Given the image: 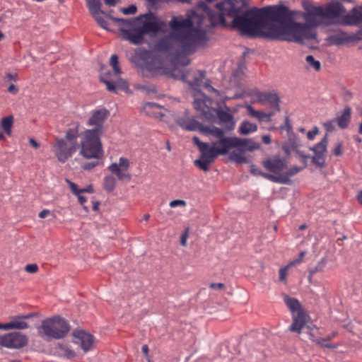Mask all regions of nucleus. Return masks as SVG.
I'll use <instances>...</instances> for the list:
<instances>
[{"label":"nucleus","mask_w":362,"mask_h":362,"mask_svg":"<svg viewBox=\"0 0 362 362\" xmlns=\"http://www.w3.org/2000/svg\"><path fill=\"white\" fill-rule=\"evenodd\" d=\"M72 335L77 339L81 349L84 352H88L93 349L95 338L93 334L86 332L83 329H75Z\"/></svg>","instance_id":"obj_21"},{"label":"nucleus","mask_w":362,"mask_h":362,"mask_svg":"<svg viewBox=\"0 0 362 362\" xmlns=\"http://www.w3.org/2000/svg\"><path fill=\"white\" fill-rule=\"evenodd\" d=\"M70 329L71 327L66 320L60 315H54L43 320L41 325L37 327V332L47 340L61 339L68 334Z\"/></svg>","instance_id":"obj_8"},{"label":"nucleus","mask_w":362,"mask_h":362,"mask_svg":"<svg viewBox=\"0 0 362 362\" xmlns=\"http://www.w3.org/2000/svg\"><path fill=\"white\" fill-rule=\"evenodd\" d=\"M109 115V110L105 107L95 110L92 112V115L88 119L86 124L94 127L92 129L98 130V134L102 135L104 123Z\"/></svg>","instance_id":"obj_16"},{"label":"nucleus","mask_w":362,"mask_h":362,"mask_svg":"<svg viewBox=\"0 0 362 362\" xmlns=\"http://www.w3.org/2000/svg\"><path fill=\"white\" fill-rule=\"evenodd\" d=\"M77 196H78V199L80 204L81 205H83V208L87 211L88 207L84 206V204L87 202V198L84 196L81 195V194H79V195H77Z\"/></svg>","instance_id":"obj_58"},{"label":"nucleus","mask_w":362,"mask_h":362,"mask_svg":"<svg viewBox=\"0 0 362 362\" xmlns=\"http://www.w3.org/2000/svg\"><path fill=\"white\" fill-rule=\"evenodd\" d=\"M5 79L16 81L18 80V74L16 73H7L6 74Z\"/></svg>","instance_id":"obj_54"},{"label":"nucleus","mask_w":362,"mask_h":362,"mask_svg":"<svg viewBox=\"0 0 362 362\" xmlns=\"http://www.w3.org/2000/svg\"><path fill=\"white\" fill-rule=\"evenodd\" d=\"M30 144L35 148H38L40 147V144L35 141L33 138H30L29 139Z\"/></svg>","instance_id":"obj_63"},{"label":"nucleus","mask_w":362,"mask_h":362,"mask_svg":"<svg viewBox=\"0 0 362 362\" xmlns=\"http://www.w3.org/2000/svg\"><path fill=\"white\" fill-rule=\"evenodd\" d=\"M100 81L105 83L107 90L112 93H117L118 90L124 92L129 90L128 82L122 78L120 76H113L110 70L100 75Z\"/></svg>","instance_id":"obj_12"},{"label":"nucleus","mask_w":362,"mask_h":362,"mask_svg":"<svg viewBox=\"0 0 362 362\" xmlns=\"http://www.w3.org/2000/svg\"><path fill=\"white\" fill-rule=\"evenodd\" d=\"M81 193L83 192H88V193H93L94 192L93 187L92 185H89L86 188L81 189Z\"/></svg>","instance_id":"obj_64"},{"label":"nucleus","mask_w":362,"mask_h":362,"mask_svg":"<svg viewBox=\"0 0 362 362\" xmlns=\"http://www.w3.org/2000/svg\"><path fill=\"white\" fill-rule=\"evenodd\" d=\"M96 129H86L78 143L79 155L86 160H94L81 165L84 170H91L99 165V160L104 156L101 136Z\"/></svg>","instance_id":"obj_5"},{"label":"nucleus","mask_w":362,"mask_h":362,"mask_svg":"<svg viewBox=\"0 0 362 362\" xmlns=\"http://www.w3.org/2000/svg\"><path fill=\"white\" fill-rule=\"evenodd\" d=\"M236 140H240L238 145H235V148L240 152L245 153L247 151H251L255 149H257L259 147V144H257L249 139L236 137Z\"/></svg>","instance_id":"obj_28"},{"label":"nucleus","mask_w":362,"mask_h":362,"mask_svg":"<svg viewBox=\"0 0 362 362\" xmlns=\"http://www.w3.org/2000/svg\"><path fill=\"white\" fill-rule=\"evenodd\" d=\"M284 300L291 313L292 323L288 327L289 331L300 334L302 330L306 328L309 339L313 341H317L315 333L316 329L310 328L308 325L310 322L309 313L299 300L288 296H285Z\"/></svg>","instance_id":"obj_7"},{"label":"nucleus","mask_w":362,"mask_h":362,"mask_svg":"<svg viewBox=\"0 0 362 362\" xmlns=\"http://www.w3.org/2000/svg\"><path fill=\"white\" fill-rule=\"evenodd\" d=\"M239 141L236 140V136H224L217 141L214 142L212 146H209V149L216 157L218 156L226 155L230 148H235V145H238Z\"/></svg>","instance_id":"obj_14"},{"label":"nucleus","mask_w":362,"mask_h":362,"mask_svg":"<svg viewBox=\"0 0 362 362\" xmlns=\"http://www.w3.org/2000/svg\"><path fill=\"white\" fill-rule=\"evenodd\" d=\"M327 258H322L320 262H318V271L322 270L327 263Z\"/></svg>","instance_id":"obj_59"},{"label":"nucleus","mask_w":362,"mask_h":362,"mask_svg":"<svg viewBox=\"0 0 362 362\" xmlns=\"http://www.w3.org/2000/svg\"><path fill=\"white\" fill-rule=\"evenodd\" d=\"M342 145L341 143H338L334 149L332 150V153L335 156H340L342 154V150H341Z\"/></svg>","instance_id":"obj_48"},{"label":"nucleus","mask_w":362,"mask_h":362,"mask_svg":"<svg viewBox=\"0 0 362 362\" xmlns=\"http://www.w3.org/2000/svg\"><path fill=\"white\" fill-rule=\"evenodd\" d=\"M317 135V127H313V129L311 131H309L307 134V136L308 139L313 140L315 138V136Z\"/></svg>","instance_id":"obj_52"},{"label":"nucleus","mask_w":362,"mask_h":362,"mask_svg":"<svg viewBox=\"0 0 362 362\" xmlns=\"http://www.w3.org/2000/svg\"><path fill=\"white\" fill-rule=\"evenodd\" d=\"M274 112H269L268 113L263 112L262 111L258 110V114L255 115L259 121H269L270 117L274 115Z\"/></svg>","instance_id":"obj_42"},{"label":"nucleus","mask_w":362,"mask_h":362,"mask_svg":"<svg viewBox=\"0 0 362 362\" xmlns=\"http://www.w3.org/2000/svg\"><path fill=\"white\" fill-rule=\"evenodd\" d=\"M130 166V162L128 158L121 157L119 163H112L107 169L112 173L115 174L119 181H130L132 175L128 173Z\"/></svg>","instance_id":"obj_15"},{"label":"nucleus","mask_w":362,"mask_h":362,"mask_svg":"<svg viewBox=\"0 0 362 362\" xmlns=\"http://www.w3.org/2000/svg\"><path fill=\"white\" fill-rule=\"evenodd\" d=\"M209 4L200 1L199 6L208 16L211 25L231 30H238V26L243 24L245 13L242 10L245 5L243 0H205Z\"/></svg>","instance_id":"obj_3"},{"label":"nucleus","mask_w":362,"mask_h":362,"mask_svg":"<svg viewBox=\"0 0 362 362\" xmlns=\"http://www.w3.org/2000/svg\"><path fill=\"white\" fill-rule=\"evenodd\" d=\"M192 141L201 152V160H197L195 164L200 169L206 172L209 170V164L214 161L216 156L210 151L208 143L201 141L196 136H193Z\"/></svg>","instance_id":"obj_13"},{"label":"nucleus","mask_w":362,"mask_h":362,"mask_svg":"<svg viewBox=\"0 0 362 362\" xmlns=\"http://www.w3.org/2000/svg\"><path fill=\"white\" fill-rule=\"evenodd\" d=\"M177 124L186 131H197L201 132V129L204 128V125L193 118L181 117L177 121Z\"/></svg>","instance_id":"obj_24"},{"label":"nucleus","mask_w":362,"mask_h":362,"mask_svg":"<svg viewBox=\"0 0 362 362\" xmlns=\"http://www.w3.org/2000/svg\"><path fill=\"white\" fill-rule=\"evenodd\" d=\"M318 17L327 19L331 24L356 25L362 23V6H356L346 13L341 3L331 1L325 7L318 6Z\"/></svg>","instance_id":"obj_4"},{"label":"nucleus","mask_w":362,"mask_h":362,"mask_svg":"<svg viewBox=\"0 0 362 362\" xmlns=\"http://www.w3.org/2000/svg\"><path fill=\"white\" fill-rule=\"evenodd\" d=\"M141 351L144 354L146 360L151 359L149 357V349L147 344H144L141 347Z\"/></svg>","instance_id":"obj_56"},{"label":"nucleus","mask_w":362,"mask_h":362,"mask_svg":"<svg viewBox=\"0 0 362 362\" xmlns=\"http://www.w3.org/2000/svg\"><path fill=\"white\" fill-rule=\"evenodd\" d=\"M257 98L258 101L262 104L269 103L270 105V107L274 109L275 111L280 110V99L276 93L270 92H258L257 93Z\"/></svg>","instance_id":"obj_23"},{"label":"nucleus","mask_w":362,"mask_h":362,"mask_svg":"<svg viewBox=\"0 0 362 362\" xmlns=\"http://www.w3.org/2000/svg\"><path fill=\"white\" fill-rule=\"evenodd\" d=\"M351 117V109L350 107L346 106L340 114L337 115L334 119L339 128L346 129L350 123Z\"/></svg>","instance_id":"obj_27"},{"label":"nucleus","mask_w":362,"mask_h":362,"mask_svg":"<svg viewBox=\"0 0 362 362\" xmlns=\"http://www.w3.org/2000/svg\"><path fill=\"white\" fill-rule=\"evenodd\" d=\"M262 140L265 144H269L271 143V136L269 134L263 135Z\"/></svg>","instance_id":"obj_62"},{"label":"nucleus","mask_w":362,"mask_h":362,"mask_svg":"<svg viewBox=\"0 0 362 362\" xmlns=\"http://www.w3.org/2000/svg\"><path fill=\"white\" fill-rule=\"evenodd\" d=\"M300 262V259H296L293 261L291 262L287 265H286L285 267L281 268L279 269V280L281 282L286 283V276H287L288 269L291 266L298 264Z\"/></svg>","instance_id":"obj_36"},{"label":"nucleus","mask_w":362,"mask_h":362,"mask_svg":"<svg viewBox=\"0 0 362 362\" xmlns=\"http://www.w3.org/2000/svg\"><path fill=\"white\" fill-rule=\"evenodd\" d=\"M305 60L308 63L310 64L315 68V70H317V60L315 59L313 56H307Z\"/></svg>","instance_id":"obj_51"},{"label":"nucleus","mask_w":362,"mask_h":362,"mask_svg":"<svg viewBox=\"0 0 362 362\" xmlns=\"http://www.w3.org/2000/svg\"><path fill=\"white\" fill-rule=\"evenodd\" d=\"M25 270L28 273L34 274L38 271V266L36 264H27L25 267Z\"/></svg>","instance_id":"obj_45"},{"label":"nucleus","mask_w":362,"mask_h":362,"mask_svg":"<svg viewBox=\"0 0 362 362\" xmlns=\"http://www.w3.org/2000/svg\"><path fill=\"white\" fill-rule=\"evenodd\" d=\"M107 16H108L110 18H111L112 20H113L115 22H121L122 23V25H132V22L129 20H126V19H124V18H113L110 16H108L107 15Z\"/></svg>","instance_id":"obj_46"},{"label":"nucleus","mask_w":362,"mask_h":362,"mask_svg":"<svg viewBox=\"0 0 362 362\" xmlns=\"http://www.w3.org/2000/svg\"><path fill=\"white\" fill-rule=\"evenodd\" d=\"M243 1L245 5L242 11L246 14L245 20L238 26L241 34L259 33L267 39L296 42L316 38L313 29L317 27V6L310 0L302 1L305 11H291L284 5L250 7V0Z\"/></svg>","instance_id":"obj_1"},{"label":"nucleus","mask_w":362,"mask_h":362,"mask_svg":"<svg viewBox=\"0 0 362 362\" xmlns=\"http://www.w3.org/2000/svg\"><path fill=\"white\" fill-rule=\"evenodd\" d=\"M8 92L13 95H16L18 93L19 89L17 86H16L14 84H11L7 89Z\"/></svg>","instance_id":"obj_55"},{"label":"nucleus","mask_w":362,"mask_h":362,"mask_svg":"<svg viewBox=\"0 0 362 362\" xmlns=\"http://www.w3.org/2000/svg\"><path fill=\"white\" fill-rule=\"evenodd\" d=\"M209 288L212 289L223 290L226 288V286L223 283H211L209 284Z\"/></svg>","instance_id":"obj_50"},{"label":"nucleus","mask_w":362,"mask_h":362,"mask_svg":"<svg viewBox=\"0 0 362 362\" xmlns=\"http://www.w3.org/2000/svg\"><path fill=\"white\" fill-rule=\"evenodd\" d=\"M230 158L231 160L235 161L238 164H243L247 163V159L244 155V152L233 151L230 154Z\"/></svg>","instance_id":"obj_38"},{"label":"nucleus","mask_w":362,"mask_h":362,"mask_svg":"<svg viewBox=\"0 0 362 362\" xmlns=\"http://www.w3.org/2000/svg\"><path fill=\"white\" fill-rule=\"evenodd\" d=\"M116 186V179L111 175H107L103 180V189L107 192H112Z\"/></svg>","instance_id":"obj_35"},{"label":"nucleus","mask_w":362,"mask_h":362,"mask_svg":"<svg viewBox=\"0 0 362 362\" xmlns=\"http://www.w3.org/2000/svg\"><path fill=\"white\" fill-rule=\"evenodd\" d=\"M247 110L250 115L252 117H255L256 115L258 114V110H255L251 105L247 106Z\"/></svg>","instance_id":"obj_57"},{"label":"nucleus","mask_w":362,"mask_h":362,"mask_svg":"<svg viewBox=\"0 0 362 362\" xmlns=\"http://www.w3.org/2000/svg\"><path fill=\"white\" fill-rule=\"evenodd\" d=\"M311 149L314 152V155L312 157V161L313 163L317 164V144L314 145Z\"/></svg>","instance_id":"obj_61"},{"label":"nucleus","mask_w":362,"mask_h":362,"mask_svg":"<svg viewBox=\"0 0 362 362\" xmlns=\"http://www.w3.org/2000/svg\"><path fill=\"white\" fill-rule=\"evenodd\" d=\"M80 123L71 122L65 132L64 138L56 137L52 145V150L57 160L64 163L77 151L78 138L80 136Z\"/></svg>","instance_id":"obj_6"},{"label":"nucleus","mask_w":362,"mask_h":362,"mask_svg":"<svg viewBox=\"0 0 362 362\" xmlns=\"http://www.w3.org/2000/svg\"><path fill=\"white\" fill-rule=\"evenodd\" d=\"M250 172L251 174L254 175H261L272 182H285V179L277 177L273 175L272 174H269L266 173H263L259 168H257L255 165H251Z\"/></svg>","instance_id":"obj_30"},{"label":"nucleus","mask_w":362,"mask_h":362,"mask_svg":"<svg viewBox=\"0 0 362 362\" xmlns=\"http://www.w3.org/2000/svg\"><path fill=\"white\" fill-rule=\"evenodd\" d=\"M134 22H137L138 23L141 24L139 27L145 35L148 33L156 34L158 33L163 24V22L151 11L139 16L134 20Z\"/></svg>","instance_id":"obj_10"},{"label":"nucleus","mask_w":362,"mask_h":362,"mask_svg":"<svg viewBox=\"0 0 362 362\" xmlns=\"http://www.w3.org/2000/svg\"><path fill=\"white\" fill-rule=\"evenodd\" d=\"M335 123H337L335 119L327 121L323 123V127L327 132H332L335 129Z\"/></svg>","instance_id":"obj_43"},{"label":"nucleus","mask_w":362,"mask_h":362,"mask_svg":"<svg viewBox=\"0 0 362 362\" xmlns=\"http://www.w3.org/2000/svg\"><path fill=\"white\" fill-rule=\"evenodd\" d=\"M206 72L201 70H182L177 67H174L170 72V75L175 79H180L188 83L192 88L201 86L203 79L205 77Z\"/></svg>","instance_id":"obj_9"},{"label":"nucleus","mask_w":362,"mask_h":362,"mask_svg":"<svg viewBox=\"0 0 362 362\" xmlns=\"http://www.w3.org/2000/svg\"><path fill=\"white\" fill-rule=\"evenodd\" d=\"M70 187L74 194L79 195V194H81V189H78L77 185L75 183L70 182Z\"/></svg>","instance_id":"obj_53"},{"label":"nucleus","mask_w":362,"mask_h":362,"mask_svg":"<svg viewBox=\"0 0 362 362\" xmlns=\"http://www.w3.org/2000/svg\"><path fill=\"white\" fill-rule=\"evenodd\" d=\"M124 38L129 40L133 45H140L144 41V33L139 26L129 29H122Z\"/></svg>","instance_id":"obj_22"},{"label":"nucleus","mask_w":362,"mask_h":362,"mask_svg":"<svg viewBox=\"0 0 362 362\" xmlns=\"http://www.w3.org/2000/svg\"><path fill=\"white\" fill-rule=\"evenodd\" d=\"M327 136L325 134L322 141L318 143V168L323 167L325 165L324 153L327 151Z\"/></svg>","instance_id":"obj_31"},{"label":"nucleus","mask_w":362,"mask_h":362,"mask_svg":"<svg viewBox=\"0 0 362 362\" xmlns=\"http://www.w3.org/2000/svg\"><path fill=\"white\" fill-rule=\"evenodd\" d=\"M137 11V8L135 5H130L127 8H122V13L125 15L134 14Z\"/></svg>","instance_id":"obj_44"},{"label":"nucleus","mask_w":362,"mask_h":362,"mask_svg":"<svg viewBox=\"0 0 362 362\" xmlns=\"http://www.w3.org/2000/svg\"><path fill=\"white\" fill-rule=\"evenodd\" d=\"M54 355L61 358L71 360L76 356V352L72 350L67 344L63 343H57L54 348Z\"/></svg>","instance_id":"obj_26"},{"label":"nucleus","mask_w":362,"mask_h":362,"mask_svg":"<svg viewBox=\"0 0 362 362\" xmlns=\"http://www.w3.org/2000/svg\"><path fill=\"white\" fill-rule=\"evenodd\" d=\"M110 64L112 66L114 74L113 76H120L122 73L121 67L119 64V58L117 54H112L110 59Z\"/></svg>","instance_id":"obj_37"},{"label":"nucleus","mask_w":362,"mask_h":362,"mask_svg":"<svg viewBox=\"0 0 362 362\" xmlns=\"http://www.w3.org/2000/svg\"><path fill=\"white\" fill-rule=\"evenodd\" d=\"M217 115L221 122L226 124V129L231 131L235 127V122L232 114L223 110H217Z\"/></svg>","instance_id":"obj_29"},{"label":"nucleus","mask_w":362,"mask_h":362,"mask_svg":"<svg viewBox=\"0 0 362 362\" xmlns=\"http://www.w3.org/2000/svg\"><path fill=\"white\" fill-rule=\"evenodd\" d=\"M145 67L147 71L150 72L151 75H155L161 69V66L156 64L154 61H146L145 63Z\"/></svg>","instance_id":"obj_40"},{"label":"nucleus","mask_w":362,"mask_h":362,"mask_svg":"<svg viewBox=\"0 0 362 362\" xmlns=\"http://www.w3.org/2000/svg\"><path fill=\"white\" fill-rule=\"evenodd\" d=\"M13 125V116L8 115L3 117L1 120V126L4 132L9 136H11L12 127Z\"/></svg>","instance_id":"obj_34"},{"label":"nucleus","mask_w":362,"mask_h":362,"mask_svg":"<svg viewBox=\"0 0 362 362\" xmlns=\"http://www.w3.org/2000/svg\"><path fill=\"white\" fill-rule=\"evenodd\" d=\"M171 32L159 39L154 49L158 56L172 62L182 54H190L207 40L204 30L194 28L190 19L173 18L170 23Z\"/></svg>","instance_id":"obj_2"},{"label":"nucleus","mask_w":362,"mask_h":362,"mask_svg":"<svg viewBox=\"0 0 362 362\" xmlns=\"http://www.w3.org/2000/svg\"><path fill=\"white\" fill-rule=\"evenodd\" d=\"M337 332H333L326 339L318 337V345H320L322 347H327V348H332V349L337 348V345L325 342V341L330 340L332 338L335 337L337 336Z\"/></svg>","instance_id":"obj_39"},{"label":"nucleus","mask_w":362,"mask_h":362,"mask_svg":"<svg viewBox=\"0 0 362 362\" xmlns=\"http://www.w3.org/2000/svg\"><path fill=\"white\" fill-rule=\"evenodd\" d=\"M201 133L206 136L211 135L217 138L218 140L225 136L224 131L222 129L216 127H210L208 126H204V128L201 129Z\"/></svg>","instance_id":"obj_32"},{"label":"nucleus","mask_w":362,"mask_h":362,"mask_svg":"<svg viewBox=\"0 0 362 362\" xmlns=\"http://www.w3.org/2000/svg\"><path fill=\"white\" fill-rule=\"evenodd\" d=\"M291 148L294 149L296 152V153L299 156V157L301 159V161L303 163L302 167H298L296 165L292 166L290 168H288L285 173L284 176H279V177L285 179V182H278L279 183H284L286 184L289 182V177L296 175L298 172H300L302 169L306 167L307 165V160L310 158L309 156H306L303 154L302 151H300L297 149V146L296 145L295 141H291Z\"/></svg>","instance_id":"obj_20"},{"label":"nucleus","mask_w":362,"mask_h":362,"mask_svg":"<svg viewBox=\"0 0 362 362\" xmlns=\"http://www.w3.org/2000/svg\"><path fill=\"white\" fill-rule=\"evenodd\" d=\"M202 106H205L204 102L203 100H196L194 103V107L197 110H200L202 111V115L206 119H210L212 117V115L209 113L208 111H205L204 107H202Z\"/></svg>","instance_id":"obj_41"},{"label":"nucleus","mask_w":362,"mask_h":362,"mask_svg":"<svg viewBox=\"0 0 362 362\" xmlns=\"http://www.w3.org/2000/svg\"><path fill=\"white\" fill-rule=\"evenodd\" d=\"M262 165L275 177L284 176V171L286 168L285 160L279 157L264 159L262 161Z\"/></svg>","instance_id":"obj_18"},{"label":"nucleus","mask_w":362,"mask_h":362,"mask_svg":"<svg viewBox=\"0 0 362 362\" xmlns=\"http://www.w3.org/2000/svg\"><path fill=\"white\" fill-rule=\"evenodd\" d=\"M28 343V337L19 332H12L0 335V349L3 347L18 349L25 346Z\"/></svg>","instance_id":"obj_11"},{"label":"nucleus","mask_w":362,"mask_h":362,"mask_svg":"<svg viewBox=\"0 0 362 362\" xmlns=\"http://www.w3.org/2000/svg\"><path fill=\"white\" fill-rule=\"evenodd\" d=\"M38 315L37 313H30L26 315H16L13 317L15 320L11 321V329H25L28 328V324L23 320H28Z\"/></svg>","instance_id":"obj_25"},{"label":"nucleus","mask_w":362,"mask_h":362,"mask_svg":"<svg viewBox=\"0 0 362 362\" xmlns=\"http://www.w3.org/2000/svg\"><path fill=\"white\" fill-rule=\"evenodd\" d=\"M362 40V30L356 33L348 34L345 32H339L330 35L327 37V41L329 45H343L351 42Z\"/></svg>","instance_id":"obj_17"},{"label":"nucleus","mask_w":362,"mask_h":362,"mask_svg":"<svg viewBox=\"0 0 362 362\" xmlns=\"http://www.w3.org/2000/svg\"><path fill=\"white\" fill-rule=\"evenodd\" d=\"M86 5L90 13L98 23V24L104 29H107L108 23L105 20L104 15L105 14L101 10V2L100 0H86Z\"/></svg>","instance_id":"obj_19"},{"label":"nucleus","mask_w":362,"mask_h":362,"mask_svg":"<svg viewBox=\"0 0 362 362\" xmlns=\"http://www.w3.org/2000/svg\"><path fill=\"white\" fill-rule=\"evenodd\" d=\"M257 130L256 124L251 123L249 121L244 120L241 122L238 132L242 135H247Z\"/></svg>","instance_id":"obj_33"},{"label":"nucleus","mask_w":362,"mask_h":362,"mask_svg":"<svg viewBox=\"0 0 362 362\" xmlns=\"http://www.w3.org/2000/svg\"><path fill=\"white\" fill-rule=\"evenodd\" d=\"M49 214H50V211L48 210V209H43L42 211H41L40 213H39V217L41 218H45V217H47V216H48Z\"/></svg>","instance_id":"obj_60"},{"label":"nucleus","mask_w":362,"mask_h":362,"mask_svg":"<svg viewBox=\"0 0 362 362\" xmlns=\"http://www.w3.org/2000/svg\"><path fill=\"white\" fill-rule=\"evenodd\" d=\"M185 205H186V202L184 200H181V199H175V200H173L170 202V206L172 208H174V207H176L178 206H185Z\"/></svg>","instance_id":"obj_47"},{"label":"nucleus","mask_w":362,"mask_h":362,"mask_svg":"<svg viewBox=\"0 0 362 362\" xmlns=\"http://www.w3.org/2000/svg\"><path fill=\"white\" fill-rule=\"evenodd\" d=\"M280 128H281V129H286L288 132L291 131L292 126H291V124L289 122V118H288V116H286V118H285L284 124L281 125L280 127Z\"/></svg>","instance_id":"obj_49"}]
</instances>
